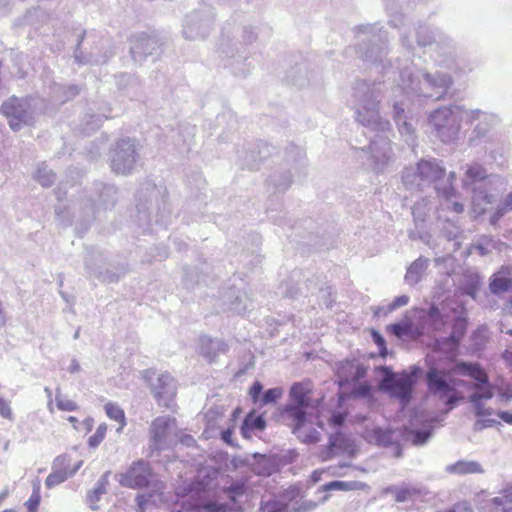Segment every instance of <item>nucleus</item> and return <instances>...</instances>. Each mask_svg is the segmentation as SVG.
Returning <instances> with one entry per match:
<instances>
[{"instance_id": "f257e3e1", "label": "nucleus", "mask_w": 512, "mask_h": 512, "mask_svg": "<svg viewBox=\"0 0 512 512\" xmlns=\"http://www.w3.org/2000/svg\"><path fill=\"white\" fill-rule=\"evenodd\" d=\"M381 82L369 83L357 80L351 96L355 120L363 126L369 138L368 146L357 149L363 156V164L375 173L383 172L393 157L391 137L394 136L391 123L382 118L379 111Z\"/></svg>"}, {"instance_id": "f03ea898", "label": "nucleus", "mask_w": 512, "mask_h": 512, "mask_svg": "<svg viewBox=\"0 0 512 512\" xmlns=\"http://www.w3.org/2000/svg\"><path fill=\"white\" fill-rule=\"evenodd\" d=\"M310 394V390L303 383H293L289 391V400L281 410L284 423L291 427L297 439L307 444L320 441V433L308 425L317 423L322 426L319 423L320 401H314Z\"/></svg>"}, {"instance_id": "7ed1b4c3", "label": "nucleus", "mask_w": 512, "mask_h": 512, "mask_svg": "<svg viewBox=\"0 0 512 512\" xmlns=\"http://www.w3.org/2000/svg\"><path fill=\"white\" fill-rule=\"evenodd\" d=\"M230 26V23H226L222 28L219 56L227 61L225 66L230 68L234 76L244 78L254 67L249 60L250 52L247 46L252 44L257 36L253 27L249 25L233 29Z\"/></svg>"}, {"instance_id": "20e7f679", "label": "nucleus", "mask_w": 512, "mask_h": 512, "mask_svg": "<svg viewBox=\"0 0 512 512\" xmlns=\"http://www.w3.org/2000/svg\"><path fill=\"white\" fill-rule=\"evenodd\" d=\"M400 88L407 96L420 101L423 99L440 100L453 84L448 73L436 71L430 73L413 65L399 68Z\"/></svg>"}, {"instance_id": "39448f33", "label": "nucleus", "mask_w": 512, "mask_h": 512, "mask_svg": "<svg viewBox=\"0 0 512 512\" xmlns=\"http://www.w3.org/2000/svg\"><path fill=\"white\" fill-rule=\"evenodd\" d=\"M359 42L356 53L364 62L377 68L386 75L388 73L385 59L388 54V32L383 30L378 23L361 24L355 27Z\"/></svg>"}, {"instance_id": "423d86ee", "label": "nucleus", "mask_w": 512, "mask_h": 512, "mask_svg": "<svg viewBox=\"0 0 512 512\" xmlns=\"http://www.w3.org/2000/svg\"><path fill=\"white\" fill-rule=\"evenodd\" d=\"M136 209L139 221L144 224L151 225V213L155 211L156 223L167 226L172 214L167 190L149 181L142 183L136 194Z\"/></svg>"}, {"instance_id": "0eeeda50", "label": "nucleus", "mask_w": 512, "mask_h": 512, "mask_svg": "<svg viewBox=\"0 0 512 512\" xmlns=\"http://www.w3.org/2000/svg\"><path fill=\"white\" fill-rule=\"evenodd\" d=\"M455 372L475 380L472 393L467 400L472 405L475 416L484 417L493 414L491 407L486 408L484 401L494 397L495 386L491 383L487 372L477 362L458 360L455 363Z\"/></svg>"}, {"instance_id": "6e6552de", "label": "nucleus", "mask_w": 512, "mask_h": 512, "mask_svg": "<svg viewBox=\"0 0 512 512\" xmlns=\"http://www.w3.org/2000/svg\"><path fill=\"white\" fill-rule=\"evenodd\" d=\"M425 381L431 394L436 395L443 401L448 410L454 409L464 396L458 390L464 387L468 390L474 388L475 380L467 381L454 378L448 371L430 367L425 374Z\"/></svg>"}, {"instance_id": "1a4fd4ad", "label": "nucleus", "mask_w": 512, "mask_h": 512, "mask_svg": "<svg viewBox=\"0 0 512 512\" xmlns=\"http://www.w3.org/2000/svg\"><path fill=\"white\" fill-rule=\"evenodd\" d=\"M382 370L384 371V390L391 397L397 399L402 408H405L413 399L414 389L423 376V369L418 365H413L409 371L404 370L400 374H395L388 366H383Z\"/></svg>"}, {"instance_id": "9d476101", "label": "nucleus", "mask_w": 512, "mask_h": 512, "mask_svg": "<svg viewBox=\"0 0 512 512\" xmlns=\"http://www.w3.org/2000/svg\"><path fill=\"white\" fill-rule=\"evenodd\" d=\"M31 97H9L0 106V114L7 118L10 129L20 131L25 126H33L36 117Z\"/></svg>"}, {"instance_id": "9b49d317", "label": "nucleus", "mask_w": 512, "mask_h": 512, "mask_svg": "<svg viewBox=\"0 0 512 512\" xmlns=\"http://www.w3.org/2000/svg\"><path fill=\"white\" fill-rule=\"evenodd\" d=\"M488 178L487 170L479 163L467 165L464 178L462 179L465 188L472 189V203L475 211L483 214L487 210V205H492L496 199L495 196L488 193L485 189V180Z\"/></svg>"}, {"instance_id": "f8f14e48", "label": "nucleus", "mask_w": 512, "mask_h": 512, "mask_svg": "<svg viewBox=\"0 0 512 512\" xmlns=\"http://www.w3.org/2000/svg\"><path fill=\"white\" fill-rule=\"evenodd\" d=\"M93 193L95 198H89L88 203L83 208L82 225L84 230L88 229V226L99 212L111 210L118 201V189L114 184L95 181L93 183Z\"/></svg>"}, {"instance_id": "ddd939ff", "label": "nucleus", "mask_w": 512, "mask_h": 512, "mask_svg": "<svg viewBox=\"0 0 512 512\" xmlns=\"http://www.w3.org/2000/svg\"><path fill=\"white\" fill-rule=\"evenodd\" d=\"M215 13L213 8L200 3L199 7L185 15L182 34L187 40H201L209 36L214 28Z\"/></svg>"}, {"instance_id": "4468645a", "label": "nucleus", "mask_w": 512, "mask_h": 512, "mask_svg": "<svg viewBox=\"0 0 512 512\" xmlns=\"http://www.w3.org/2000/svg\"><path fill=\"white\" fill-rule=\"evenodd\" d=\"M459 106L441 107L429 116V122L443 143L454 141L460 131L461 116Z\"/></svg>"}, {"instance_id": "2eb2a0df", "label": "nucleus", "mask_w": 512, "mask_h": 512, "mask_svg": "<svg viewBox=\"0 0 512 512\" xmlns=\"http://www.w3.org/2000/svg\"><path fill=\"white\" fill-rule=\"evenodd\" d=\"M118 482L122 487L130 489H142L155 485L158 489L163 485L158 483L156 473L153 471L149 462L140 459L132 462L128 469L117 475Z\"/></svg>"}, {"instance_id": "dca6fc26", "label": "nucleus", "mask_w": 512, "mask_h": 512, "mask_svg": "<svg viewBox=\"0 0 512 512\" xmlns=\"http://www.w3.org/2000/svg\"><path fill=\"white\" fill-rule=\"evenodd\" d=\"M285 161L290 165L288 171H274L269 178V183L274 187L277 192L286 191L292 183V170L295 172L301 171L305 174V154L301 147L291 144L286 148Z\"/></svg>"}, {"instance_id": "f3484780", "label": "nucleus", "mask_w": 512, "mask_h": 512, "mask_svg": "<svg viewBox=\"0 0 512 512\" xmlns=\"http://www.w3.org/2000/svg\"><path fill=\"white\" fill-rule=\"evenodd\" d=\"M138 160V144L135 139L124 137L115 143L111 157V168L113 172L128 175L134 170Z\"/></svg>"}, {"instance_id": "a211bd4d", "label": "nucleus", "mask_w": 512, "mask_h": 512, "mask_svg": "<svg viewBox=\"0 0 512 512\" xmlns=\"http://www.w3.org/2000/svg\"><path fill=\"white\" fill-rule=\"evenodd\" d=\"M446 169L436 159H422L415 169H406L402 174V180L406 185L420 187L424 184L436 182L444 177Z\"/></svg>"}, {"instance_id": "6ab92c4d", "label": "nucleus", "mask_w": 512, "mask_h": 512, "mask_svg": "<svg viewBox=\"0 0 512 512\" xmlns=\"http://www.w3.org/2000/svg\"><path fill=\"white\" fill-rule=\"evenodd\" d=\"M93 259L103 262V251L96 247L86 248L84 253V268L87 278H95L104 283H116L128 272L126 264L118 265L116 271L109 269L101 270L100 266L94 267L92 265Z\"/></svg>"}, {"instance_id": "aec40b11", "label": "nucleus", "mask_w": 512, "mask_h": 512, "mask_svg": "<svg viewBox=\"0 0 512 512\" xmlns=\"http://www.w3.org/2000/svg\"><path fill=\"white\" fill-rule=\"evenodd\" d=\"M466 122L473 126L468 143L470 146H477L481 142L488 141L491 130L498 123V118L495 114L475 109L467 112Z\"/></svg>"}, {"instance_id": "412c9836", "label": "nucleus", "mask_w": 512, "mask_h": 512, "mask_svg": "<svg viewBox=\"0 0 512 512\" xmlns=\"http://www.w3.org/2000/svg\"><path fill=\"white\" fill-rule=\"evenodd\" d=\"M149 386L159 406L172 408L177 392L176 380L168 372L149 378Z\"/></svg>"}, {"instance_id": "4be33fe9", "label": "nucleus", "mask_w": 512, "mask_h": 512, "mask_svg": "<svg viewBox=\"0 0 512 512\" xmlns=\"http://www.w3.org/2000/svg\"><path fill=\"white\" fill-rule=\"evenodd\" d=\"M130 54L132 59L142 64L149 56L158 54L161 47L160 39L156 34L141 32L130 38Z\"/></svg>"}, {"instance_id": "5701e85b", "label": "nucleus", "mask_w": 512, "mask_h": 512, "mask_svg": "<svg viewBox=\"0 0 512 512\" xmlns=\"http://www.w3.org/2000/svg\"><path fill=\"white\" fill-rule=\"evenodd\" d=\"M176 426L175 418L171 416H159L155 418L149 429L150 449L161 451L168 448V437Z\"/></svg>"}, {"instance_id": "b1692460", "label": "nucleus", "mask_w": 512, "mask_h": 512, "mask_svg": "<svg viewBox=\"0 0 512 512\" xmlns=\"http://www.w3.org/2000/svg\"><path fill=\"white\" fill-rule=\"evenodd\" d=\"M434 61L442 67L453 69L457 63V48L454 41L444 34L438 37L432 46Z\"/></svg>"}, {"instance_id": "393cba45", "label": "nucleus", "mask_w": 512, "mask_h": 512, "mask_svg": "<svg viewBox=\"0 0 512 512\" xmlns=\"http://www.w3.org/2000/svg\"><path fill=\"white\" fill-rule=\"evenodd\" d=\"M290 281L292 284L286 283V291L284 292V296L288 298L306 296L308 293H312L318 286V283L312 277L301 270H294Z\"/></svg>"}, {"instance_id": "a878e982", "label": "nucleus", "mask_w": 512, "mask_h": 512, "mask_svg": "<svg viewBox=\"0 0 512 512\" xmlns=\"http://www.w3.org/2000/svg\"><path fill=\"white\" fill-rule=\"evenodd\" d=\"M248 394L253 402L259 408L267 405H273L282 398L284 389L282 387H273L264 390L263 384L256 380L249 388Z\"/></svg>"}, {"instance_id": "bb28decb", "label": "nucleus", "mask_w": 512, "mask_h": 512, "mask_svg": "<svg viewBox=\"0 0 512 512\" xmlns=\"http://www.w3.org/2000/svg\"><path fill=\"white\" fill-rule=\"evenodd\" d=\"M489 290L497 296L502 297L506 293H512V266L503 265L489 278ZM512 312V299L510 300Z\"/></svg>"}, {"instance_id": "cd10ccee", "label": "nucleus", "mask_w": 512, "mask_h": 512, "mask_svg": "<svg viewBox=\"0 0 512 512\" xmlns=\"http://www.w3.org/2000/svg\"><path fill=\"white\" fill-rule=\"evenodd\" d=\"M337 373L340 379L339 385L343 387L365 378L367 369L355 360H345L339 364Z\"/></svg>"}, {"instance_id": "c85d7f7f", "label": "nucleus", "mask_w": 512, "mask_h": 512, "mask_svg": "<svg viewBox=\"0 0 512 512\" xmlns=\"http://www.w3.org/2000/svg\"><path fill=\"white\" fill-rule=\"evenodd\" d=\"M224 303L228 305L229 311L238 315L254 309L253 300L246 291L230 289Z\"/></svg>"}, {"instance_id": "c756f323", "label": "nucleus", "mask_w": 512, "mask_h": 512, "mask_svg": "<svg viewBox=\"0 0 512 512\" xmlns=\"http://www.w3.org/2000/svg\"><path fill=\"white\" fill-rule=\"evenodd\" d=\"M393 119L398 127L400 134L406 138V143L409 146H414L416 141L414 128L412 124L406 119L404 104L402 102H394Z\"/></svg>"}, {"instance_id": "7c9ffc66", "label": "nucleus", "mask_w": 512, "mask_h": 512, "mask_svg": "<svg viewBox=\"0 0 512 512\" xmlns=\"http://www.w3.org/2000/svg\"><path fill=\"white\" fill-rule=\"evenodd\" d=\"M86 35V31L84 30L81 34L78 35L77 44L74 50L73 57L75 59V62H77L79 65H98V64H104L108 61V59L114 54L113 51H106L101 57L95 56L93 53H87L85 54L81 50V44L84 40V37Z\"/></svg>"}, {"instance_id": "2f4dec72", "label": "nucleus", "mask_w": 512, "mask_h": 512, "mask_svg": "<svg viewBox=\"0 0 512 512\" xmlns=\"http://www.w3.org/2000/svg\"><path fill=\"white\" fill-rule=\"evenodd\" d=\"M200 354L209 361H214L220 353L228 351V345L223 339L202 336L199 346Z\"/></svg>"}, {"instance_id": "473e14b6", "label": "nucleus", "mask_w": 512, "mask_h": 512, "mask_svg": "<svg viewBox=\"0 0 512 512\" xmlns=\"http://www.w3.org/2000/svg\"><path fill=\"white\" fill-rule=\"evenodd\" d=\"M386 329L391 335L399 339L413 338L418 335V328L409 317H404L398 322L389 324Z\"/></svg>"}, {"instance_id": "72a5a7b5", "label": "nucleus", "mask_w": 512, "mask_h": 512, "mask_svg": "<svg viewBox=\"0 0 512 512\" xmlns=\"http://www.w3.org/2000/svg\"><path fill=\"white\" fill-rule=\"evenodd\" d=\"M441 34L442 31L440 29L424 23H420L415 28L416 43L423 48L432 47Z\"/></svg>"}, {"instance_id": "f704fd0d", "label": "nucleus", "mask_w": 512, "mask_h": 512, "mask_svg": "<svg viewBox=\"0 0 512 512\" xmlns=\"http://www.w3.org/2000/svg\"><path fill=\"white\" fill-rule=\"evenodd\" d=\"M429 259L423 256H420L415 261H413L408 267L405 274V281L409 285H416L419 283L428 268Z\"/></svg>"}, {"instance_id": "c9c22d12", "label": "nucleus", "mask_w": 512, "mask_h": 512, "mask_svg": "<svg viewBox=\"0 0 512 512\" xmlns=\"http://www.w3.org/2000/svg\"><path fill=\"white\" fill-rule=\"evenodd\" d=\"M446 471L451 474H482L484 472L482 466L477 461L459 460L446 467Z\"/></svg>"}, {"instance_id": "e433bc0d", "label": "nucleus", "mask_w": 512, "mask_h": 512, "mask_svg": "<svg viewBox=\"0 0 512 512\" xmlns=\"http://www.w3.org/2000/svg\"><path fill=\"white\" fill-rule=\"evenodd\" d=\"M110 472H105L96 482L95 487L90 490L87 494V499L90 503L92 510H97L98 506L96 503L100 500L101 496L106 493L107 485L109 484L108 476Z\"/></svg>"}, {"instance_id": "4c0bfd02", "label": "nucleus", "mask_w": 512, "mask_h": 512, "mask_svg": "<svg viewBox=\"0 0 512 512\" xmlns=\"http://www.w3.org/2000/svg\"><path fill=\"white\" fill-rule=\"evenodd\" d=\"M329 448L341 452L352 453L354 451V443L345 434L336 432L329 437Z\"/></svg>"}, {"instance_id": "58836bf2", "label": "nucleus", "mask_w": 512, "mask_h": 512, "mask_svg": "<svg viewBox=\"0 0 512 512\" xmlns=\"http://www.w3.org/2000/svg\"><path fill=\"white\" fill-rule=\"evenodd\" d=\"M394 434L395 432L392 429L376 427L371 431L369 438L370 441H374L375 444L387 447L395 443Z\"/></svg>"}, {"instance_id": "ea45409f", "label": "nucleus", "mask_w": 512, "mask_h": 512, "mask_svg": "<svg viewBox=\"0 0 512 512\" xmlns=\"http://www.w3.org/2000/svg\"><path fill=\"white\" fill-rule=\"evenodd\" d=\"M116 84L119 90L126 92V95L130 98L136 96V92L132 91L138 87V79L130 74L122 73L116 76Z\"/></svg>"}, {"instance_id": "a19ab883", "label": "nucleus", "mask_w": 512, "mask_h": 512, "mask_svg": "<svg viewBox=\"0 0 512 512\" xmlns=\"http://www.w3.org/2000/svg\"><path fill=\"white\" fill-rule=\"evenodd\" d=\"M432 436V427L427 425L422 428L410 429L406 433V438L413 445L419 446L425 444Z\"/></svg>"}, {"instance_id": "79ce46f5", "label": "nucleus", "mask_w": 512, "mask_h": 512, "mask_svg": "<svg viewBox=\"0 0 512 512\" xmlns=\"http://www.w3.org/2000/svg\"><path fill=\"white\" fill-rule=\"evenodd\" d=\"M53 93L62 103H65L74 99L80 93V87L75 84L67 86L56 84L53 87Z\"/></svg>"}, {"instance_id": "37998d69", "label": "nucleus", "mask_w": 512, "mask_h": 512, "mask_svg": "<svg viewBox=\"0 0 512 512\" xmlns=\"http://www.w3.org/2000/svg\"><path fill=\"white\" fill-rule=\"evenodd\" d=\"M512 211V191L509 192L503 200L497 205L495 211L490 216V223L496 224L506 213Z\"/></svg>"}, {"instance_id": "c03bdc74", "label": "nucleus", "mask_w": 512, "mask_h": 512, "mask_svg": "<svg viewBox=\"0 0 512 512\" xmlns=\"http://www.w3.org/2000/svg\"><path fill=\"white\" fill-rule=\"evenodd\" d=\"M361 486L358 481H341L333 480L323 485L324 491H351L356 490Z\"/></svg>"}, {"instance_id": "a18cd8bd", "label": "nucleus", "mask_w": 512, "mask_h": 512, "mask_svg": "<svg viewBox=\"0 0 512 512\" xmlns=\"http://www.w3.org/2000/svg\"><path fill=\"white\" fill-rule=\"evenodd\" d=\"M35 179L43 187H50L56 181V174L45 163H42L36 171Z\"/></svg>"}, {"instance_id": "49530a36", "label": "nucleus", "mask_w": 512, "mask_h": 512, "mask_svg": "<svg viewBox=\"0 0 512 512\" xmlns=\"http://www.w3.org/2000/svg\"><path fill=\"white\" fill-rule=\"evenodd\" d=\"M246 491L247 484L243 480L234 481L224 489V492L227 495L228 499L233 503H236L237 499L243 496L246 493Z\"/></svg>"}, {"instance_id": "de8ad7c7", "label": "nucleus", "mask_w": 512, "mask_h": 512, "mask_svg": "<svg viewBox=\"0 0 512 512\" xmlns=\"http://www.w3.org/2000/svg\"><path fill=\"white\" fill-rule=\"evenodd\" d=\"M242 166L249 170H258L260 168V160L257 155L256 143L250 145L246 150L242 159Z\"/></svg>"}, {"instance_id": "09e8293b", "label": "nucleus", "mask_w": 512, "mask_h": 512, "mask_svg": "<svg viewBox=\"0 0 512 512\" xmlns=\"http://www.w3.org/2000/svg\"><path fill=\"white\" fill-rule=\"evenodd\" d=\"M467 321L462 316H456L452 322V331L449 338L454 342H459L466 333Z\"/></svg>"}, {"instance_id": "8fccbe9b", "label": "nucleus", "mask_w": 512, "mask_h": 512, "mask_svg": "<svg viewBox=\"0 0 512 512\" xmlns=\"http://www.w3.org/2000/svg\"><path fill=\"white\" fill-rule=\"evenodd\" d=\"M409 302V297L407 295H400L394 298V300L389 303L387 306L384 307H378L375 311V315L380 316L391 313L392 311L407 305Z\"/></svg>"}, {"instance_id": "3c124183", "label": "nucleus", "mask_w": 512, "mask_h": 512, "mask_svg": "<svg viewBox=\"0 0 512 512\" xmlns=\"http://www.w3.org/2000/svg\"><path fill=\"white\" fill-rule=\"evenodd\" d=\"M252 431H263L266 427V420L263 415L256 414L255 411L249 412L243 419Z\"/></svg>"}, {"instance_id": "603ef678", "label": "nucleus", "mask_w": 512, "mask_h": 512, "mask_svg": "<svg viewBox=\"0 0 512 512\" xmlns=\"http://www.w3.org/2000/svg\"><path fill=\"white\" fill-rule=\"evenodd\" d=\"M69 478L68 470H52L45 480L48 489L54 488Z\"/></svg>"}, {"instance_id": "864d4df0", "label": "nucleus", "mask_w": 512, "mask_h": 512, "mask_svg": "<svg viewBox=\"0 0 512 512\" xmlns=\"http://www.w3.org/2000/svg\"><path fill=\"white\" fill-rule=\"evenodd\" d=\"M204 273V268H201V272L198 273L197 267H186L184 269V281L185 284L190 288L194 284H199L202 281V274Z\"/></svg>"}, {"instance_id": "5fc2aeb1", "label": "nucleus", "mask_w": 512, "mask_h": 512, "mask_svg": "<svg viewBox=\"0 0 512 512\" xmlns=\"http://www.w3.org/2000/svg\"><path fill=\"white\" fill-rule=\"evenodd\" d=\"M427 324L434 330H440L444 325L445 321L443 316L437 308H431L427 315Z\"/></svg>"}, {"instance_id": "6e6d98bb", "label": "nucleus", "mask_w": 512, "mask_h": 512, "mask_svg": "<svg viewBox=\"0 0 512 512\" xmlns=\"http://www.w3.org/2000/svg\"><path fill=\"white\" fill-rule=\"evenodd\" d=\"M40 501V483L37 481L33 484V491L30 498L25 502L28 512H35L40 505Z\"/></svg>"}, {"instance_id": "4d7b16f0", "label": "nucleus", "mask_w": 512, "mask_h": 512, "mask_svg": "<svg viewBox=\"0 0 512 512\" xmlns=\"http://www.w3.org/2000/svg\"><path fill=\"white\" fill-rule=\"evenodd\" d=\"M105 412L110 419L120 422L125 425V414L124 411L114 403H107L105 405Z\"/></svg>"}, {"instance_id": "13d9d810", "label": "nucleus", "mask_w": 512, "mask_h": 512, "mask_svg": "<svg viewBox=\"0 0 512 512\" xmlns=\"http://www.w3.org/2000/svg\"><path fill=\"white\" fill-rule=\"evenodd\" d=\"M106 431H107V426L106 424H100L95 433L89 437L88 439V445L89 447L91 448H96L100 445V443L104 440L105 438V435H106Z\"/></svg>"}, {"instance_id": "bf43d9fd", "label": "nucleus", "mask_w": 512, "mask_h": 512, "mask_svg": "<svg viewBox=\"0 0 512 512\" xmlns=\"http://www.w3.org/2000/svg\"><path fill=\"white\" fill-rule=\"evenodd\" d=\"M386 493L395 495V501L402 503L408 500L411 495V490L408 488H399L397 486H389L385 489Z\"/></svg>"}, {"instance_id": "052dcab7", "label": "nucleus", "mask_w": 512, "mask_h": 512, "mask_svg": "<svg viewBox=\"0 0 512 512\" xmlns=\"http://www.w3.org/2000/svg\"><path fill=\"white\" fill-rule=\"evenodd\" d=\"M354 388L350 392V397L352 398H360L367 397L371 394V386L367 383L363 382H353Z\"/></svg>"}, {"instance_id": "680f3d73", "label": "nucleus", "mask_w": 512, "mask_h": 512, "mask_svg": "<svg viewBox=\"0 0 512 512\" xmlns=\"http://www.w3.org/2000/svg\"><path fill=\"white\" fill-rule=\"evenodd\" d=\"M257 155L259 156L260 164L270 157L275 148L265 141L256 142Z\"/></svg>"}, {"instance_id": "e2e57ef3", "label": "nucleus", "mask_w": 512, "mask_h": 512, "mask_svg": "<svg viewBox=\"0 0 512 512\" xmlns=\"http://www.w3.org/2000/svg\"><path fill=\"white\" fill-rule=\"evenodd\" d=\"M107 119L106 115H90L89 120L86 122V126L83 128L84 132L90 133L96 131L102 125L103 119Z\"/></svg>"}, {"instance_id": "0e129e2a", "label": "nucleus", "mask_w": 512, "mask_h": 512, "mask_svg": "<svg viewBox=\"0 0 512 512\" xmlns=\"http://www.w3.org/2000/svg\"><path fill=\"white\" fill-rule=\"evenodd\" d=\"M412 215L415 222L416 227H421L426 221V212L424 210L423 205L417 203L412 208Z\"/></svg>"}, {"instance_id": "69168bd1", "label": "nucleus", "mask_w": 512, "mask_h": 512, "mask_svg": "<svg viewBox=\"0 0 512 512\" xmlns=\"http://www.w3.org/2000/svg\"><path fill=\"white\" fill-rule=\"evenodd\" d=\"M262 512H286L287 506L279 501H267L261 503Z\"/></svg>"}, {"instance_id": "338daca9", "label": "nucleus", "mask_w": 512, "mask_h": 512, "mask_svg": "<svg viewBox=\"0 0 512 512\" xmlns=\"http://www.w3.org/2000/svg\"><path fill=\"white\" fill-rule=\"evenodd\" d=\"M56 405L61 411H75L77 409V404L74 401L60 394L56 395Z\"/></svg>"}, {"instance_id": "774afa93", "label": "nucleus", "mask_w": 512, "mask_h": 512, "mask_svg": "<svg viewBox=\"0 0 512 512\" xmlns=\"http://www.w3.org/2000/svg\"><path fill=\"white\" fill-rule=\"evenodd\" d=\"M205 512H233V508L227 503L208 502L204 507Z\"/></svg>"}]
</instances>
